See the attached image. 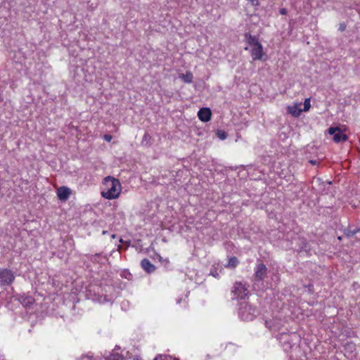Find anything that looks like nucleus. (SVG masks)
<instances>
[{
	"instance_id": "4468645a",
	"label": "nucleus",
	"mask_w": 360,
	"mask_h": 360,
	"mask_svg": "<svg viewBox=\"0 0 360 360\" xmlns=\"http://www.w3.org/2000/svg\"><path fill=\"white\" fill-rule=\"evenodd\" d=\"M179 77L186 83H191L193 79V74L191 72H186L185 74H180Z\"/></svg>"
},
{
	"instance_id": "aec40b11",
	"label": "nucleus",
	"mask_w": 360,
	"mask_h": 360,
	"mask_svg": "<svg viewBox=\"0 0 360 360\" xmlns=\"http://www.w3.org/2000/svg\"><path fill=\"white\" fill-rule=\"evenodd\" d=\"M168 359H171V357L168 356H163L162 354H158L155 357L153 360H167Z\"/></svg>"
},
{
	"instance_id": "f8f14e48",
	"label": "nucleus",
	"mask_w": 360,
	"mask_h": 360,
	"mask_svg": "<svg viewBox=\"0 0 360 360\" xmlns=\"http://www.w3.org/2000/svg\"><path fill=\"white\" fill-rule=\"evenodd\" d=\"M20 302L25 307H30L33 304L34 300L31 296L22 295L19 297Z\"/></svg>"
},
{
	"instance_id": "0eeeda50",
	"label": "nucleus",
	"mask_w": 360,
	"mask_h": 360,
	"mask_svg": "<svg viewBox=\"0 0 360 360\" xmlns=\"http://www.w3.org/2000/svg\"><path fill=\"white\" fill-rule=\"evenodd\" d=\"M251 56L254 60H262L264 56L263 47L260 44L259 45L252 46L251 51Z\"/></svg>"
},
{
	"instance_id": "c85d7f7f",
	"label": "nucleus",
	"mask_w": 360,
	"mask_h": 360,
	"mask_svg": "<svg viewBox=\"0 0 360 360\" xmlns=\"http://www.w3.org/2000/svg\"><path fill=\"white\" fill-rule=\"evenodd\" d=\"M101 254L98 253L94 255V257H99Z\"/></svg>"
},
{
	"instance_id": "dca6fc26",
	"label": "nucleus",
	"mask_w": 360,
	"mask_h": 360,
	"mask_svg": "<svg viewBox=\"0 0 360 360\" xmlns=\"http://www.w3.org/2000/svg\"><path fill=\"white\" fill-rule=\"evenodd\" d=\"M299 241L300 242V246L298 249L300 251H307L308 248V243L304 238H299Z\"/></svg>"
},
{
	"instance_id": "4be33fe9",
	"label": "nucleus",
	"mask_w": 360,
	"mask_h": 360,
	"mask_svg": "<svg viewBox=\"0 0 360 360\" xmlns=\"http://www.w3.org/2000/svg\"><path fill=\"white\" fill-rule=\"evenodd\" d=\"M93 356L90 354L82 355L80 360H92Z\"/></svg>"
},
{
	"instance_id": "423d86ee",
	"label": "nucleus",
	"mask_w": 360,
	"mask_h": 360,
	"mask_svg": "<svg viewBox=\"0 0 360 360\" xmlns=\"http://www.w3.org/2000/svg\"><path fill=\"white\" fill-rule=\"evenodd\" d=\"M267 274V268L263 263H259L255 269L254 278L255 281H262Z\"/></svg>"
},
{
	"instance_id": "1a4fd4ad",
	"label": "nucleus",
	"mask_w": 360,
	"mask_h": 360,
	"mask_svg": "<svg viewBox=\"0 0 360 360\" xmlns=\"http://www.w3.org/2000/svg\"><path fill=\"white\" fill-rule=\"evenodd\" d=\"M211 115L212 112L209 108H200L198 112L199 120L204 122H208L211 118Z\"/></svg>"
},
{
	"instance_id": "cd10ccee",
	"label": "nucleus",
	"mask_w": 360,
	"mask_h": 360,
	"mask_svg": "<svg viewBox=\"0 0 360 360\" xmlns=\"http://www.w3.org/2000/svg\"><path fill=\"white\" fill-rule=\"evenodd\" d=\"M279 13L281 14V15H285L287 13V10L284 8H281L279 10Z\"/></svg>"
},
{
	"instance_id": "f03ea898",
	"label": "nucleus",
	"mask_w": 360,
	"mask_h": 360,
	"mask_svg": "<svg viewBox=\"0 0 360 360\" xmlns=\"http://www.w3.org/2000/svg\"><path fill=\"white\" fill-rule=\"evenodd\" d=\"M238 314L244 321H252L257 314V309L249 303L243 302L240 304Z\"/></svg>"
},
{
	"instance_id": "a878e982",
	"label": "nucleus",
	"mask_w": 360,
	"mask_h": 360,
	"mask_svg": "<svg viewBox=\"0 0 360 360\" xmlns=\"http://www.w3.org/2000/svg\"><path fill=\"white\" fill-rule=\"evenodd\" d=\"M210 274H212L214 277L216 278L219 276V274L217 272L216 270H211Z\"/></svg>"
},
{
	"instance_id": "6ab92c4d",
	"label": "nucleus",
	"mask_w": 360,
	"mask_h": 360,
	"mask_svg": "<svg viewBox=\"0 0 360 360\" xmlns=\"http://www.w3.org/2000/svg\"><path fill=\"white\" fill-rule=\"evenodd\" d=\"M217 136L220 139L224 140L226 138L227 134L225 131H218Z\"/></svg>"
},
{
	"instance_id": "6e6552de",
	"label": "nucleus",
	"mask_w": 360,
	"mask_h": 360,
	"mask_svg": "<svg viewBox=\"0 0 360 360\" xmlns=\"http://www.w3.org/2000/svg\"><path fill=\"white\" fill-rule=\"evenodd\" d=\"M71 194V190L67 186H61L57 190V195L62 201L67 200Z\"/></svg>"
},
{
	"instance_id": "b1692460",
	"label": "nucleus",
	"mask_w": 360,
	"mask_h": 360,
	"mask_svg": "<svg viewBox=\"0 0 360 360\" xmlns=\"http://www.w3.org/2000/svg\"><path fill=\"white\" fill-rule=\"evenodd\" d=\"M346 29V25L344 22L340 24L339 30L341 32L345 31Z\"/></svg>"
},
{
	"instance_id": "412c9836",
	"label": "nucleus",
	"mask_w": 360,
	"mask_h": 360,
	"mask_svg": "<svg viewBox=\"0 0 360 360\" xmlns=\"http://www.w3.org/2000/svg\"><path fill=\"white\" fill-rule=\"evenodd\" d=\"M265 324L266 326L269 328L270 330H275V327L273 325L272 321H266Z\"/></svg>"
},
{
	"instance_id": "f3484780",
	"label": "nucleus",
	"mask_w": 360,
	"mask_h": 360,
	"mask_svg": "<svg viewBox=\"0 0 360 360\" xmlns=\"http://www.w3.org/2000/svg\"><path fill=\"white\" fill-rule=\"evenodd\" d=\"M105 359L106 360H123V356L119 354H110Z\"/></svg>"
},
{
	"instance_id": "ddd939ff",
	"label": "nucleus",
	"mask_w": 360,
	"mask_h": 360,
	"mask_svg": "<svg viewBox=\"0 0 360 360\" xmlns=\"http://www.w3.org/2000/svg\"><path fill=\"white\" fill-rule=\"evenodd\" d=\"M288 111L289 113H290L292 115L295 116V117H298L300 116L301 112H302V109H300L297 105H294L292 106H289L288 108Z\"/></svg>"
},
{
	"instance_id": "7ed1b4c3",
	"label": "nucleus",
	"mask_w": 360,
	"mask_h": 360,
	"mask_svg": "<svg viewBox=\"0 0 360 360\" xmlns=\"http://www.w3.org/2000/svg\"><path fill=\"white\" fill-rule=\"evenodd\" d=\"M15 280V275L12 270L8 269H0V286L11 285Z\"/></svg>"
},
{
	"instance_id": "393cba45",
	"label": "nucleus",
	"mask_w": 360,
	"mask_h": 360,
	"mask_svg": "<svg viewBox=\"0 0 360 360\" xmlns=\"http://www.w3.org/2000/svg\"><path fill=\"white\" fill-rule=\"evenodd\" d=\"M150 139V136L148 134L146 133V134L143 135L142 142H143L144 141H147V140H148V139Z\"/></svg>"
},
{
	"instance_id": "9b49d317",
	"label": "nucleus",
	"mask_w": 360,
	"mask_h": 360,
	"mask_svg": "<svg viewBox=\"0 0 360 360\" xmlns=\"http://www.w3.org/2000/svg\"><path fill=\"white\" fill-rule=\"evenodd\" d=\"M245 38L247 43L251 46H255L261 44L257 37L253 36L250 33H246L245 34Z\"/></svg>"
},
{
	"instance_id": "c756f323",
	"label": "nucleus",
	"mask_w": 360,
	"mask_h": 360,
	"mask_svg": "<svg viewBox=\"0 0 360 360\" xmlns=\"http://www.w3.org/2000/svg\"><path fill=\"white\" fill-rule=\"evenodd\" d=\"M115 348H116V349H120V347L116 346V347H115Z\"/></svg>"
},
{
	"instance_id": "bb28decb",
	"label": "nucleus",
	"mask_w": 360,
	"mask_h": 360,
	"mask_svg": "<svg viewBox=\"0 0 360 360\" xmlns=\"http://www.w3.org/2000/svg\"><path fill=\"white\" fill-rule=\"evenodd\" d=\"M104 139L106 141H108L110 142L112 139V136L110 135H108V134H105L104 136Z\"/></svg>"
},
{
	"instance_id": "39448f33",
	"label": "nucleus",
	"mask_w": 360,
	"mask_h": 360,
	"mask_svg": "<svg viewBox=\"0 0 360 360\" xmlns=\"http://www.w3.org/2000/svg\"><path fill=\"white\" fill-rule=\"evenodd\" d=\"M328 134L333 135V139L335 143H340L341 141H346L348 139L347 136L343 134L339 127H330L328 129Z\"/></svg>"
},
{
	"instance_id": "2eb2a0df",
	"label": "nucleus",
	"mask_w": 360,
	"mask_h": 360,
	"mask_svg": "<svg viewBox=\"0 0 360 360\" xmlns=\"http://www.w3.org/2000/svg\"><path fill=\"white\" fill-rule=\"evenodd\" d=\"M239 262L236 257H231L229 259L228 264L226 265V267L234 269L237 266Z\"/></svg>"
},
{
	"instance_id": "9d476101",
	"label": "nucleus",
	"mask_w": 360,
	"mask_h": 360,
	"mask_svg": "<svg viewBox=\"0 0 360 360\" xmlns=\"http://www.w3.org/2000/svg\"><path fill=\"white\" fill-rule=\"evenodd\" d=\"M141 266L147 273H152L155 270V266L148 259H142Z\"/></svg>"
},
{
	"instance_id": "f257e3e1",
	"label": "nucleus",
	"mask_w": 360,
	"mask_h": 360,
	"mask_svg": "<svg viewBox=\"0 0 360 360\" xmlns=\"http://www.w3.org/2000/svg\"><path fill=\"white\" fill-rule=\"evenodd\" d=\"M104 188L101 191L103 198L108 200L116 199L121 193V184L118 179L108 176L103 179Z\"/></svg>"
},
{
	"instance_id": "7c9ffc66",
	"label": "nucleus",
	"mask_w": 360,
	"mask_h": 360,
	"mask_svg": "<svg viewBox=\"0 0 360 360\" xmlns=\"http://www.w3.org/2000/svg\"><path fill=\"white\" fill-rule=\"evenodd\" d=\"M174 360H177V359L176 358H174Z\"/></svg>"
},
{
	"instance_id": "a211bd4d",
	"label": "nucleus",
	"mask_w": 360,
	"mask_h": 360,
	"mask_svg": "<svg viewBox=\"0 0 360 360\" xmlns=\"http://www.w3.org/2000/svg\"><path fill=\"white\" fill-rule=\"evenodd\" d=\"M311 107L310 104V98H306L304 102V108L302 110V111H308Z\"/></svg>"
},
{
	"instance_id": "20e7f679",
	"label": "nucleus",
	"mask_w": 360,
	"mask_h": 360,
	"mask_svg": "<svg viewBox=\"0 0 360 360\" xmlns=\"http://www.w3.org/2000/svg\"><path fill=\"white\" fill-rule=\"evenodd\" d=\"M233 294V298L245 299L248 294V288L241 282H236L231 290Z\"/></svg>"
},
{
	"instance_id": "5701e85b",
	"label": "nucleus",
	"mask_w": 360,
	"mask_h": 360,
	"mask_svg": "<svg viewBox=\"0 0 360 360\" xmlns=\"http://www.w3.org/2000/svg\"><path fill=\"white\" fill-rule=\"evenodd\" d=\"M356 230H354V231L347 230L345 231V234L348 237L353 236L354 234H356Z\"/></svg>"
}]
</instances>
